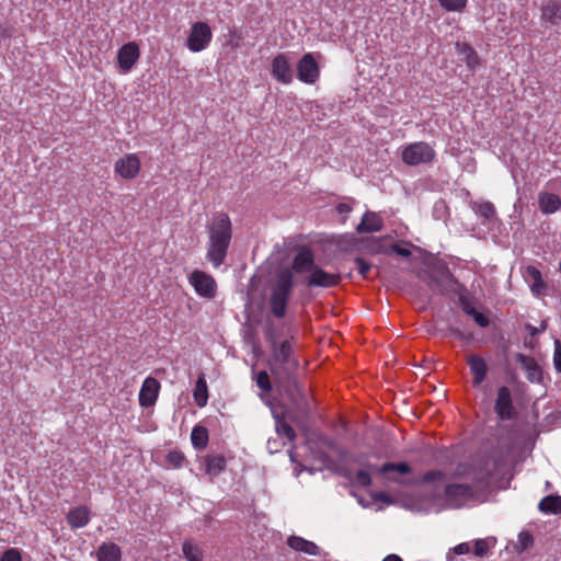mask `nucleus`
I'll list each match as a JSON object with an SVG mask.
<instances>
[{"label":"nucleus","instance_id":"7ed1b4c3","mask_svg":"<svg viewBox=\"0 0 561 561\" xmlns=\"http://www.w3.org/2000/svg\"><path fill=\"white\" fill-rule=\"evenodd\" d=\"M297 274H307L304 284L309 287H333L340 284L341 275L328 273L314 264L313 253L309 249H301L293 260L289 268Z\"/></svg>","mask_w":561,"mask_h":561},{"label":"nucleus","instance_id":"9b49d317","mask_svg":"<svg viewBox=\"0 0 561 561\" xmlns=\"http://www.w3.org/2000/svg\"><path fill=\"white\" fill-rule=\"evenodd\" d=\"M139 46L135 42H129L123 45L117 55V61L123 72H129L139 59Z\"/></svg>","mask_w":561,"mask_h":561},{"label":"nucleus","instance_id":"5701e85b","mask_svg":"<svg viewBox=\"0 0 561 561\" xmlns=\"http://www.w3.org/2000/svg\"><path fill=\"white\" fill-rule=\"evenodd\" d=\"M539 208L545 214H553L561 207V199L552 193H540L538 197Z\"/></svg>","mask_w":561,"mask_h":561},{"label":"nucleus","instance_id":"de8ad7c7","mask_svg":"<svg viewBox=\"0 0 561 561\" xmlns=\"http://www.w3.org/2000/svg\"><path fill=\"white\" fill-rule=\"evenodd\" d=\"M392 250L400 256H403V257H409L411 255V251L407 248H402L398 244H394L392 247Z\"/></svg>","mask_w":561,"mask_h":561},{"label":"nucleus","instance_id":"423d86ee","mask_svg":"<svg viewBox=\"0 0 561 561\" xmlns=\"http://www.w3.org/2000/svg\"><path fill=\"white\" fill-rule=\"evenodd\" d=\"M435 157V150L424 141H417L409 145L402 151V160L408 165H419L428 163Z\"/></svg>","mask_w":561,"mask_h":561},{"label":"nucleus","instance_id":"3c124183","mask_svg":"<svg viewBox=\"0 0 561 561\" xmlns=\"http://www.w3.org/2000/svg\"><path fill=\"white\" fill-rule=\"evenodd\" d=\"M526 328L530 332L531 335H535L538 333L537 328L533 327L531 324H527Z\"/></svg>","mask_w":561,"mask_h":561},{"label":"nucleus","instance_id":"6ab92c4d","mask_svg":"<svg viewBox=\"0 0 561 561\" xmlns=\"http://www.w3.org/2000/svg\"><path fill=\"white\" fill-rule=\"evenodd\" d=\"M541 19L551 25H558L561 22V1L548 0L541 8Z\"/></svg>","mask_w":561,"mask_h":561},{"label":"nucleus","instance_id":"393cba45","mask_svg":"<svg viewBox=\"0 0 561 561\" xmlns=\"http://www.w3.org/2000/svg\"><path fill=\"white\" fill-rule=\"evenodd\" d=\"M67 520L71 528L84 527L90 520V512L85 506L76 507L68 513Z\"/></svg>","mask_w":561,"mask_h":561},{"label":"nucleus","instance_id":"72a5a7b5","mask_svg":"<svg viewBox=\"0 0 561 561\" xmlns=\"http://www.w3.org/2000/svg\"><path fill=\"white\" fill-rule=\"evenodd\" d=\"M276 432L279 436L288 438V440H294L296 437L295 430L285 421H277Z\"/></svg>","mask_w":561,"mask_h":561},{"label":"nucleus","instance_id":"c85d7f7f","mask_svg":"<svg viewBox=\"0 0 561 561\" xmlns=\"http://www.w3.org/2000/svg\"><path fill=\"white\" fill-rule=\"evenodd\" d=\"M538 507L543 513H552V514L561 513V496L560 495H548L539 502Z\"/></svg>","mask_w":561,"mask_h":561},{"label":"nucleus","instance_id":"e433bc0d","mask_svg":"<svg viewBox=\"0 0 561 561\" xmlns=\"http://www.w3.org/2000/svg\"><path fill=\"white\" fill-rule=\"evenodd\" d=\"M466 312L473 318L474 322L479 327L486 328L489 325L490 321H489L488 317L484 316L483 313H481L480 311H478L476 308H467Z\"/></svg>","mask_w":561,"mask_h":561},{"label":"nucleus","instance_id":"6e6552de","mask_svg":"<svg viewBox=\"0 0 561 561\" xmlns=\"http://www.w3.org/2000/svg\"><path fill=\"white\" fill-rule=\"evenodd\" d=\"M319 76L320 69L314 55L311 53L305 54L297 65L298 79L307 84H313Z\"/></svg>","mask_w":561,"mask_h":561},{"label":"nucleus","instance_id":"c9c22d12","mask_svg":"<svg viewBox=\"0 0 561 561\" xmlns=\"http://www.w3.org/2000/svg\"><path fill=\"white\" fill-rule=\"evenodd\" d=\"M472 550L477 557L483 558L488 554L490 546L485 539H478L472 542Z\"/></svg>","mask_w":561,"mask_h":561},{"label":"nucleus","instance_id":"2eb2a0df","mask_svg":"<svg viewBox=\"0 0 561 561\" xmlns=\"http://www.w3.org/2000/svg\"><path fill=\"white\" fill-rule=\"evenodd\" d=\"M472 495V488L463 483L448 484L445 488L446 500L454 506H459L460 503Z\"/></svg>","mask_w":561,"mask_h":561},{"label":"nucleus","instance_id":"dca6fc26","mask_svg":"<svg viewBox=\"0 0 561 561\" xmlns=\"http://www.w3.org/2000/svg\"><path fill=\"white\" fill-rule=\"evenodd\" d=\"M467 364L473 375L472 385L474 387L480 386L486 377L488 365L480 355H469L467 357Z\"/></svg>","mask_w":561,"mask_h":561},{"label":"nucleus","instance_id":"c03bdc74","mask_svg":"<svg viewBox=\"0 0 561 561\" xmlns=\"http://www.w3.org/2000/svg\"><path fill=\"white\" fill-rule=\"evenodd\" d=\"M0 561H22V559L16 549H10L3 553Z\"/></svg>","mask_w":561,"mask_h":561},{"label":"nucleus","instance_id":"39448f33","mask_svg":"<svg viewBox=\"0 0 561 561\" xmlns=\"http://www.w3.org/2000/svg\"><path fill=\"white\" fill-rule=\"evenodd\" d=\"M428 285L433 290L444 295L455 293L458 286V280L454 277L446 265H440L430 273Z\"/></svg>","mask_w":561,"mask_h":561},{"label":"nucleus","instance_id":"aec40b11","mask_svg":"<svg viewBox=\"0 0 561 561\" xmlns=\"http://www.w3.org/2000/svg\"><path fill=\"white\" fill-rule=\"evenodd\" d=\"M287 545L295 551H301L310 556L320 554V548L314 542L299 536H290L287 539Z\"/></svg>","mask_w":561,"mask_h":561},{"label":"nucleus","instance_id":"4be33fe9","mask_svg":"<svg viewBox=\"0 0 561 561\" xmlns=\"http://www.w3.org/2000/svg\"><path fill=\"white\" fill-rule=\"evenodd\" d=\"M98 561H121V548L114 542L102 543L96 551Z\"/></svg>","mask_w":561,"mask_h":561},{"label":"nucleus","instance_id":"4c0bfd02","mask_svg":"<svg viewBox=\"0 0 561 561\" xmlns=\"http://www.w3.org/2000/svg\"><path fill=\"white\" fill-rule=\"evenodd\" d=\"M256 385L260 389H262L265 392L271 391L272 385L270 381L268 374L265 370H261L256 375Z\"/></svg>","mask_w":561,"mask_h":561},{"label":"nucleus","instance_id":"49530a36","mask_svg":"<svg viewBox=\"0 0 561 561\" xmlns=\"http://www.w3.org/2000/svg\"><path fill=\"white\" fill-rule=\"evenodd\" d=\"M530 287H531V291L535 295H540L541 291L546 288V284H545V282L542 280V277H541V278H539L538 282H533Z\"/></svg>","mask_w":561,"mask_h":561},{"label":"nucleus","instance_id":"a18cd8bd","mask_svg":"<svg viewBox=\"0 0 561 561\" xmlns=\"http://www.w3.org/2000/svg\"><path fill=\"white\" fill-rule=\"evenodd\" d=\"M526 274L527 277L530 278L533 282H538L539 278H541L540 271L535 266H527Z\"/></svg>","mask_w":561,"mask_h":561},{"label":"nucleus","instance_id":"c756f323","mask_svg":"<svg viewBox=\"0 0 561 561\" xmlns=\"http://www.w3.org/2000/svg\"><path fill=\"white\" fill-rule=\"evenodd\" d=\"M182 551L187 561H203V549L192 541H185Z\"/></svg>","mask_w":561,"mask_h":561},{"label":"nucleus","instance_id":"b1692460","mask_svg":"<svg viewBox=\"0 0 561 561\" xmlns=\"http://www.w3.org/2000/svg\"><path fill=\"white\" fill-rule=\"evenodd\" d=\"M205 472L211 477H217L226 468V459L221 455H208L204 457Z\"/></svg>","mask_w":561,"mask_h":561},{"label":"nucleus","instance_id":"bb28decb","mask_svg":"<svg viewBox=\"0 0 561 561\" xmlns=\"http://www.w3.org/2000/svg\"><path fill=\"white\" fill-rule=\"evenodd\" d=\"M193 397H194L195 403L199 408H203V407H205L207 404V401H208V388H207V382H206L205 376L203 374L199 375V377H198V379L196 381L195 389H194V392H193Z\"/></svg>","mask_w":561,"mask_h":561},{"label":"nucleus","instance_id":"f704fd0d","mask_svg":"<svg viewBox=\"0 0 561 561\" xmlns=\"http://www.w3.org/2000/svg\"><path fill=\"white\" fill-rule=\"evenodd\" d=\"M439 4L447 11H462L467 5V0H438Z\"/></svg>","mask_w":561,"mask_h":561},{"label":"nucleus","instance_id":"ddd939ff","mask_svg":"<svg viewBox=\"0 0 561 561\" xmlns=\"http://www.w3.org/2000/svg\"><path fill=\"white\" fill-rule=\"evenodd\" d=\"M494 409L502 420H511L514 417L515 412L512 396L507 387L503 386L499 389Z\"/></svg>","mask_w":561,"mask_h":561},{"label":"nucleus","instance_id":"f03ea898","mask_svg":"<svg viewBox=\"0 0 561 561\" xmlns=\"http://www.w3.org/2000/svg\"><path fill=\"white\" fill-rule=\"evenodd\" d=\"M208 248L206 257L214 265L219 267L228 253L232 238V225L230 218L225 213H217L207 225Z\"/></svg>","mask_w":561,"mask_h":561},{"label":"nucleus","instance_id":"0eeeda50","mask_svg":"<svg viewBox=\"0 0 561 561\" xmlns=\"http://www.w3.org/2000/svg\"><path fill=\"white\" fill-rule=\"evenodd\" d=\"M213 37L211 30L205 22H196L192 25L191 34L187 38V47L191 51L198 53L204 50Z\"/></svg>","mask_w":561,"mask_h":561},{"label":"nucleus","instance_id":"20e7f679","mask_svg":"<svg viewBox=\"0 0 561 561\" xmlns=\"http://www.w3.org/2000/svg\"><path fill=\"white\" fill-rule=\"evenodd\" d=\"M294 275L289 268H282L276 273V276L271 284V294L268 305L271 313L282 319L286 316L287 305L294 288Z\"/></svg>","mask_w":561,"mask_h":561},{"label":"nucleus","instance_id":"4468645a","mask_svg":"<svg viewBox=\"0 0 561 561\" xmlns=\"http://www.w3.org/2000/svg\"><path fill=\"white\" fill-rule=\"evenodd\" d=\"M160 383L153 377H147L139 391V404L141 407H152L159 394Z\"/></svg>","mask_w":561,"mask_h":561},{"label":"nucleus","instance_id":"f3484780","mask_svg":"<svg viewBox=\"0 0 561 561\" xmlns=\"http://www.w3.org/2000/svg\"><path fill=\"white\" fill-rule=\"evenodd\" d=\"M516 358L522 368L526 370L528 380L531 382L541 380L542 371L534 357L524 354H517Z\"/></svg>","mask_w":561,"mask_h":561},{"label":"nucleus","instance_id":"2f4dec72","mask_svg":"<svg viewBox=\"0 0 561 561\" xmlns=\"http://www.w3.org/2000/svg\"><path fill=\"white\" fill-rule=\"evenodd\" d=\"M472 551V542H461L459 545H457L456 547L451 548L447 554H446V559L447 561H454L455 558H454V554H467L469 552Z\"/></svg>","mask_w":561,"mask_h":561},{"label":"nucleus","instance_id":"f8f14e48","mask_svg":"<svg viewBox=\"0 0 561 561\" xmlns=\"http://www.w3.org/2000/svg\"><path fill=\"white\" fill-rule=\"evenodd\" d=\"M272 75L279 82L289 84L293 81V70L286 54H278L272 61Z\"/></svg>","mask_w":561,"mask_h":561},{"label":"nucleus","instance_id":"58836bf2","mask_svg":"<svg viewBox=\"0 0 561 561\" xmlns=\"http://www.w3.org/2000/svg\"><path fill=\"white\" fill-rule=\"evenodd\" d=\"M185 460L184 455L179 450H172L167 455V461L174 468H180Z\"/></svg>","mask_w":561,"mask_h":561},{"label":"nucleus","instance_id":"412c9836","mask_svg":"<svg viewBox=\"0 0 561 561\" xmlns=\"http://www.w3.org/2000/svg\"><path fill=\"white\" fill-rule=\"evenodd\" d=\"M456 53L469 69H474L479 65L478 54L469 44L457 42Z\"/></svg>","mask_w":561,"mask_h":561},{"label":"nucleus","instance_id":"9d476101","mask_svg":"<svg viewBox=\"0 0 561 561\" xmlns=\"http://www.w3.org/2000/svg\"><path fill=\"white\" fill-rule=\"evenodd\" d=\"M140 171V159L135 153H128L115 163V172L126 180L135 179Z\"/></svg>","mask_w":561,"mask_h":561},{"label":"nucleus","instance_id":"7c9ffc66","mask_svg":"<svg viewBox=\"0 0 561 561\" xmlns=\"http://www.w3.org/2000/svg\"><path fill=\"white\" fill-rule=\"evenodd\" d=\"M354 263L356 265L358 274L364 279L371 278V273H373V264L371 263L367 262L365 259H363L360 256L355 257Z\"/></svg>","mask_w":561,"mask_h":561},{"label":"nucleus","instance_id":"603ef678","mask_svg":"<svg viewBox=\"0 0 561 561\" xmlns=\"http://www.w3.org/2000/svg\"><path fill=\"white\" fill-rule=\"evenodd\" d=\"M559 270H560V272H561V261H560V264H559Z\"/></svg>","mask_w":561,"mask_h":561},{"label":"nucleus","instance_id":"8fccbe9b","mask_svg":"<svg viewBox=\"0 0 561 561\" xmlns=\"http://www.w3.org/2000/svg\"><path fill=\"white\" fill-rule=\"evenodd\" d=\"M382 561H403L398 554H388Z\"/></svg>","mask_w":561,"mask_h":561},{"label":"nucleus","instance_id":"a878e982","mask_svg":"<svg viewBox=\"0 0 561 561\" xmlns=\"http://www.w3.org/2000/svg\"><path fill=\"white\" fill-rule=\"evenodd\" d=\"M209 439L208 430L203 425H196L191 433V442L194 448L203 450L207 447Z\"/></svg>","mask_w":561,"mask_h":561},{"label":"nucleus","instance_id":"473e14b6","mask_svg":"<svg viewBox=\"0 0 561 561\" xmlns=\"http://www.w3.org/2000/svg\"><path fill=\"white\" fill-rule=\"evenodd\" d=\"M477 214L486 220H491L495 216V207L490 202L480 203L477 206Z\"/></svg>","mask_w":561,"mask_h":561},{"label":"nucleus","instance_id":"cd10ccee","mask_svg":"<svg viewBox=\"0 0 561 561\" xmlns=\"http://www.w3.org/2000/svg\"><path fill=\"white\" fill-rule=\"evenodd\" d=\"M379 471L380 473L385 474L388 479L397 481V478L391 476V473L397 472L399 474H408L411 472V467L407 462H387L381 466Z\"/></svg>","mask_w":561,"mask_h":561},{"label":"nucleus","instance_id":"79ce46f5","mask_svg":"<svg viewBox=\"0 0 561 561\" xmlns=\"http://www.w3.org/2000/svg\"><path fill=\"white\" fill-rule=\"evenodd\" d=\"M553 365L556 370L561 373V342L559 340L554 342Z\"/></svg>","mask_w":561,"mask_h":561},{"label":"nucleus","instance_id":"a211bd4d","mask_svg":"<svg viewBox=\"0 0 561 561\" xmlns=\"http://www.w3.org/2000/svg\"><path fill=\"white\" fill-rule=\"evenodd\" d=\"M382 227H383L382 218L374 211H367L363 216L360 224L356 228V231L358 233L378 232L382 229Z\"/></svg>","mask_w":561,"mask_h":561},{"label":"nucleus","instance_id":"f257e3e1","mask_svg":"<svg viewBox=\"0 0 561 561\" xmlns=\"http://www.w3.org/2000/svg\"><path fill=\"white\" fill-rule=\"evenodd\" d=\"M271 344L270 369L276 381L291 394V390L298 388L296 371L298 369V359L293 355V347L289 341L277 342L272 330L266 332Z\"/></svg>","mask_w":561,"mask_h":561},{"label":"nucleus","instance_id":"37998d69","mask_svg":"<svg viewBox=\"0 0 561 561\" xmlns=\"http://www.w3.org/2000/svg\"><path fill=\"white\" fill-rule=\"evenodd\" d=\"M518 538L522 547H517L516 549L519 552L528 549L533 543V537L529 533H520Z\"/></svg>","mask_w":561,"mask_h":561},{"label":"nucleus","instance_id":"1a4fd4ad","mask_svg":"<svg viewBox=\"0 0 561 561\" xmlns=\"http://www.w3.org/2000/svg\"><path fill=\"white\" fill-rule=\"evenodd\" d=\"M190 282L199 296L213 298L216 293L215 279L202 271H194L190 276Z\"/></svg>","mask_w":561,"mask_h":561},{"label":"nucleus","instance_id":"a19ab883","mask_svg":"<svg viewBox=\"0 0 561 561\" xmlns=\"http://www.w3.org/2000/svg\"><path fill=\"white\" fill-rule=\"evenodd\" d=\"M445 479V473L440 470H431L426 472L423 477L424 482H436L443 481Z\"/></svg>","mask_w":561,"mask_h":561},{"label":"nucleus","instance_id":"ea45409f","mask_svg":"<svg viewBox=\"0 0 561 561\" xmlns=\"http://www.w3.org/2000/svg\"><path fill=\"white\" fill-rule=\"evenodd\" d=\"M355 481L357 484H359L360 486H369L370 483H371V478L369 476V473L365 470H358L356 476H355Z\"/></svg>","mask_w":561,"mask_h":561},{"label":"nucleus","instance_id":"09e8293b","mask_svg":"<svg viewBox=\"0 0 561 561\" xmlns=\"http://www.w3.org/2000/svg\"><path fill=\"white\" fill-rule=\"evenodd\" d=\"M336 210H337L339 214H342V215L346 216L348 213H351L352 207H351V205H348L346 203H340L336 206Z\"/></svg>","mask_w":561,"mask_h":561}]
</instances>
